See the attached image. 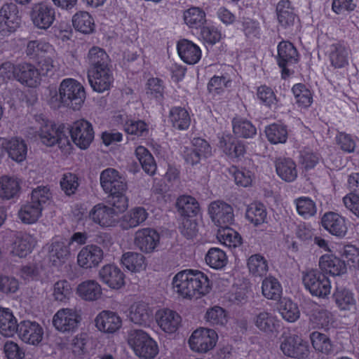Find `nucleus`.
<instances>
[{
  "label": "nucleus",
  "instance_id": "f257e3e1",
  "mask_svg": "<svg viewBox=\"0 0 359 359\" xmlns=\"http://www.w3.org/2000/svg\"><path fill=\"white\" fill-rule=\"evenodd\" d=\"M174 292L183 298L198 299L210 290L208 276L198 270L186 269L178 272L172 278Z\"/></svg>",
  "mask_w": 359,
  "mask_h": 359
},
{
  "label": "nucleus",
  "instance_id": "f03ea898",
  "mask_svg": "<svg viewBox=\"0 0 359 359\" xmlns=\"http://www.w3.org/2000/svg\"><path fill=\"white\" fill-rule=\"evenodd\" d=\"M36 126L29 128V135L35 136L36 133L45 145L52 147L55 144L64 154H69L72 150V143L68 137V132L64 126H57L52 122L45 119L43 116L34 117Z\"/></svg>",
  "mask_w": 359,
  "mask_h": 359
},
{
  "label": "nucleus",
  "instance_id": "7ed1b4c3",
  "mask_svg": "<svg viewBox=\"0 0 359 359\" xmlns=\"http://www.w3.org/2000/svg\"><path fill=\"white\" fill-rule=\"evenodd\" d=\"M86 99L83 86L76 80L71 78L63 79L58 88L50 99V102L55 107L61 105L69 107L74 110L81 108Z\"/></svg>",
  "mask_w": 359,
  "mask_h": 359
},
{
  "label": "nucleus",
  "instance_id": "20e7f679",
  "mask_svg": "<svg viewBox=\"0 0 359 359\" xmlns=\"http://www.w3.org/2000/svg\"><path fill=\"white\" fill-rule=\"evenodd\" d=\"M128 343L140 358L154 359L158 353L156 341L142 330H131L128 334Z\"/></svg>",
  "mask_w": 359,
  "mask_h": 359
},
{
  "label": "nucleus",
  "instance_id": "39448f33",
  "mask_svg": "<svg viewBox=\"0 0 359 359\" xmlns=\"http://www.w3.org/2000/svg\"><path fill=\"white\" fill-rule=\"evenodd\" d=\"M303 283L311 295L325 298L331 292V283L329 278L317 270H310L303 275Z\"/></svg>",
  "mask_w": 359,
  "mask_h": 359
},
{
  "label": "nucleus",
  "instance_id": "423d86ee",
  "mask_svg": "<svg viewBox=\"0 0 359 359\" xmlns=\"http://www.w3.org/2000/svg\"><path fill=\"white\" fill-rule=\"evenodd\" d=\"M30 18L36 28L46 30L55 20V9L50 3L44 1L36 3L32 7Z\"/></svg>",
  "mask_w": 359,
  "mask_h": 359
},
{
  "label": "nucleus",
  "instance_id": "0eeeda50",
  "mask_svg": "<svg viewBox=\"0 0 359 359\" xmlns=\"http://www.w3.org/2000/svg\"><path fill=\"white\" fill-rule=\"evenodd\" d=\"M217 340V334L215 330L201 327L191 334L189 344L193 351L206 353L215 347Z\"/></svg>",
  "mask_w": 359,
  "mask_h": 359
},
{
  "label": "nucleus",
  "instance_id": "6e6552de",
  "mask_svg": "<svg viewBox=\"0 0 359 359\" xmlns=\"http://www.w3.org/2000/svg\"><path fill=\"white\" fill-rule=\"evenodd\" d=\"M18 8L13 3H6L0 8V34L5 36L14 32L20 25Z\"/></svg>",
  "mask_w": 359,
  "mask_h": 359
},
{
  "label": "nucleus",
  "instance_id": "1a4fd4ad",
  "mask_svg": "<svg viewBox=\"0 0 359 359\" xmlns=\"http://www.w3.org/2000/svg\"><path fill=\"white\" fill-rule=\"evenodd\" d=\"M70 134L74 143L81 149H87L94 138L92 125L87 121L81 119L75 121L71 129H66Z\"/></svg>",
  "mask_w": 359,
  "mask_h": 359
},
{
  "label": "nucleus",
  "instance_id": "9d476101",
  "mask_svg": "<svg viewBox=\"0 0 359 359\" xmlns=\"http://www.w3.org/2000/svg\"><path fill=\"white\" fill-rule=\"evenodd\" d=\"M100 180L103 191L109 195L127 191L126 179L114 168L104 170L100 174Z\"/></svg>",
  "mask_w": 359,
  "mask_h": 359
},
{
  "label": "nucleus",
  "instance_id": "9b49d317",
  "mask_svg": "<svg viewBox=\"0 0 359 359\" xmlns=\"http://www.w3.org/2000/svg\"><path fill=\"white\" fill-rule=\"evenodd\" d=\"M208 213L214 224L221 228L229 226L234 221L233 208L222 201L212 202L208 207Z\"/></svg>",
  "mask_w": 359,
  "mask_h": 359
},
{
  "label": "nucleus",
  "instance_id": "f8f14e48",
  "mask_svg": "<svg viewBox=\"0 0 359 359\" xmlns=\"http://www.w3.org/2000/svg\"><path fill=\"white\" fill-rule=\"evenodd\" d=\"M160 243L159 233L152 228L138 229L134 234V245L142 252H154Z\"/></svg>",
  "mask_w": 359,
  "mask_h": 359
},
{
  "label": "nucleus",
  "instance_id": "ddd939ff",
  "mask_svg": "<svg viewBox=\"0 0 359 359\" xmlns=\"http://www.w3.org/2000/svg\"><path fill=\"white\" fill-rule=\"evenodd\" d=\"M325 55L332 67L342 69L348 65L351 50L344 41H334L327 46Z\"/></svg>",
  "mask_w": 359,
  "mask_h": 359
},
{
  "label": "nucleus",
  "instance_id": "4468645a",
  "mask_svg": "<svg viewBox=\"0 0 359 359\" xmlns=\"http://www.w3.org/2000/svg\"><path fill=\"white\" fill-rule=\"evenodd\" d=\"M79 320L80 316L76 309L63 308L59 309L53 316V325L57 330L66 332L74 330Z\"/></svg>",
  "mask_w": 359,
  "mask_h": 359
},
{
  "label": "nucleus",
  "instance_id": "2eb2a0df",
  "mask_svg": "<svg viewBox=\"0 0 359 359\" xmlns=\"http://www.w3.org/2000/svg\"><path fill=\"white\" fill-rule=\"evenodd\" d=\"M252 324L261 332L266 335H272L278 332L279 320L271 311L259 309L253 313Z\"/></svg>",
  "mask_w": 359,
  "mask_h": 359
},
{
  "label": "nucleus",
  "instance_id": "dca6fc26",
  "mask_svg": "<svg viewBox=\"0 0 359 359\" xmlns=\"http://www.w3.org/2000/svg\"><path fill=\"white\" fill-rule=\"evenodd\" d=\"M88 77L93 90L98 93L109 90L114 82L113 73L109 66L88 69Z\"/></svg>",
  "mask_w": 359,
  "mask_h": 359
},
{
  "label": "nucleus",
  "instance_id": "f3484780",
  "mask_svg": "<svg viewBox=\"0 0 359 359\" xmlns=\"http://www.w3.org/2000/svg\"><path fill=\"white\" fill-rule=\"evenodd\" d=\"M89 219L101 227H111L115 226L118 221V212L114 208L97 204L89 212Z\"/></svg>",
  "mask_w": 359,
  "mask_h": 359
},
{
  "label": "nucleus",
  "instance_id": "a211bd4d",
  "mask_svg": "<svg viewBox=\"0 0 359 359\" xmlns=\"http://www.w3.org/2000/svg\"><path fill=\"white\" fill-rule=\"evenodd\" d=\"M280 350L286 356L299 359L306 358L309 353L307 342L296 334L285 337L281 342Z\"/></svg>",
  "mask_w": 359,
  "mask_h": 359
},
{
  "label": "nucleus",
  "instance_id": "6ab92c4d",
  "mask_svg": "<svg viewBox=\"0 0 359 359\" xmlns=\"http://www.w3.org/2000/svg\"><path fill=\"white\" fill-rule=\"evenodd\" d=\"M104 257L102 249L96 245L83 247L77 255V264L84 269L96 268L102 262Z\"/></svg>",
  "mask_w": 359,
  "mask_h": 359
},
{
  "label": "nucleus",
  "instance_id": "aec40b11",
  "mask_svg": "<svg viewBox=\"0 0 359 359\" xmlns=\"http://www.w3.org/2000/svg\"><path fill=\"white\" fill-rule=\"evenodd\" d=\"M278 64L282 69L283 78L290 75L287 67L295 64L298 60V53L293 44L288 41H282L278 46Z\"/></svg>",
  "mask_w": 359,
  "mask_h": 359
},
{
  "label": "nucleus",
  "instance_id": "412c9836",
  "mask_svg": "<svg viewBox=\"0 0 359 359\" xmlns=\"http://www.w3.org/2000/svg\"><path fill=\"white\" fill-rule=\"evenodd\" d=\"M96 327L105 333H114L122 327V319L114 311L104 310L95 319Z\"/></svg>",
  "mask_w": 359,
  "mask_h": 359
},
{
  "label": "nucleus",
  "instance_id": "4be33fe9",
  "mask_svg": "<svg viewBox=\"0 0 359 359\" xmlns=\"http://www.w3.org/2000/svg\"><path fill=\"white\" fill-rule=\"evenodd\" d=\"M98 276L101 281L111 289H120L125 284L124 273L114 264L103 266L100 269Z\"/></svg>",
  "mask_w": 359,
  "mask_h": 359
},
{
  "label": "nucleus",
  "instance_id": "5701e85b",
  "mask_svg": "<svg viewBox=\"0 0 359 359\" xmlns=\"http://www.w3.org/2000/svg\"><path fill=\"white\" fill-rule=\"evenodd\" d=\"M321 224L329 233L338 238L344 237L348 231L344 217L336 212L325 213L322 217Z\"/></svg>",
  "mask_w": 359,
  "mask_h": 359
},
{
  "label": "nucleus",
  "instance_id": "b1692460",
  "mask_svg": "<svg viewBox=\"0 0 359 359\" xmlns=\"http://www.w3.org/2000/svg\"><path fill=\"white\" fill-rule=\"evenodd\" d=\"M18 331L20 339L29 344H38L43 339V328L36 322L22 321L18 325Z\"/></svg>",
  "mask_w": 359,
  "mask_h": 359
},
{
  "label": "nucleus",
  "instance_id": "393cba45",
  "mask_svg": "<svg viewBox=\"0 0 359 359\" xmlns=\"http://www.w3.org/2000/svg\"><path fill=\"white\" fill-rule=\"evenodd\" d=\"M158 325L167 333H174L181 324V316L170 309L159 310L156 314Z\"/></svg>",
  "mask_w": 359,
  "mask_h": 359
},
{
  "label": "nucleus",
  "instance_id": "a878e982",
  "mask_svg": "<svg viewBox=\"0 0 359 359\" xmlns=\"http://www.w3.org/2000/svg\"><path fill=\"white\" fill-rule=\"evenodd\" d=\"M177 49L180 58L188 65L196 64L201 57L199 46L188 39L179 41Z\"/></svg>",
  "mask_w": 359,
  "mask_h": 359
},
{
  "label": "nucleus",
  "instance_id": "bb28decb",
  "mask_svg": "<svg viewBox=\"0 0 359 359\" xmlns=\"http://www.w3.org/2000/svg\"><path fill=\"white\" fill-rule=\"evenodd\" d=\"M36 243V239L31 234L20 232L12 244L11 253L14 256L25 257L32 252Z\"/></svg>",
  "mask_w": 359,
  "mask_h": 359
},
{
  "label": "nucleus",
  "instance_id": "cd10ccee",
  "mask_svg": "<svg viewBox=\"0 0 359 359\" xmlns=\"http://www.w3.org/2000/svg\"><path fill=\"white\" fill-rule=\"evenodd\" d=\"M16 80L28 87H36L39 83V70L30 63L17 65Z\"/></svg>",
  "mask_w": 359,
  "mask_h": 359
},
{
  "label": "nucleus",
  "instance_id": "c85d7f7f",
  "mask_svg": "<svg viewBox=\"0 0 359 359\" xmlns=\"http://www.w3.org/2000/svg\"><path fill=\"white\" fill-rule=\"evenodd\" d=\"M129 319L133 323L148 326L152 320V313L147 304L143 302L133 303L129 309Z\"/></svg>",
  "mask_w": 359,
  "mask_h": 359
},
{
  "label": "nucleus",
  "instance_id": "c756f323",
  "mask_svg": "<svg viewBox=\"0 0 359 359\" xmlns=\"http://www.w3.org/2000/svg\"><path fill=\"white\" fill-rule=\"evenodd\" d=\"M70 243L63 241H55L49 248V259L55 266L65 264L70 257Z\"/></svg>",
  "mask_w": 359,
  "mask_h": 359
},
{
  "label": "nucleus",
  "instance_id": "7c9ffc66",
  "mask_svg": "<svg viewBox=\"0 0 359 359\" xmlns=\"http://www.w3.org/2000/svg\"><path fill=\"white\" fill-rule=\"evenodd\" d=\"M318 264L323 271L332 276H339L346 271L344 261L332 254L322 255Z\"/></svg>",
  "mask_w": 359,
  "mask_h": 359
},
{
  "label": "nucleus",
  "instance_id": "2f4dec72",
  "mask_svg": "<svg viewBox=\"0 0 359 359\" xmlns=\"http://www.w3.org/2000/svg\"><path fill=\"white\" fill-rule=\"evenodd\" d=\"M25 53L31 59L38 60L46 55L53 56L54 47L43 40H32L27 42Z\"/></svg>",
  "mask_w": 359,
  "mask_h": 359
},
{
  "label": "nucleus",
  "instance_id": "473e14b6",
  "mask_svg": "<svg viewBox=\"0 0 359 359\" xmlns=\"http://www.w3.org/2000/svg\"><path fill=\"white\" fill-rule=\"evenodd\" d=\"M76 294L85 301L94 302L101 297L102 290L101 285L96 280H86L78 285Z\"/></svg>",
  "mask_w": 359,
  "mask_h": 359
},
{
  "label": "nucleus",
  "instance_id": "72a5a7b5",
  "mask_svg": "<svg viewBox=\"0 0 359 359\" xmlns=\"http://www.w3.org/2000/svg\"><path fill=\"white\" fill-rule=\"evenodd\" d=\"M148 215V212L144 208H133L123 215L120 221V225L124 230L137 227L145 222Z\"/></svg>",
  "mask_w": 359,
  "mask_h": 359
},
{
  "label": "nucleus",
  "instance_id": "f704fd0d",
  "mask_svg": "<svg viewBox=\"0 0 359 359\" xmlns=\"http://www.w3.org/2000/svg\"><path fill=\"white\" fill-rule=\"evenodd\" d=\"M276 15L278 23L284 28L293 26L297 17L288 0H280L277 4Z\"/></svg>",
  "mask_w": 359,
  "mask_h": 359
},
{
  "label": "nucleus",
  "instance_id": "c9c22d12",
  "mask_svg": "<svg viewBox=\"0 0 359 359\" xmlns=\"http://www.w3.org/2000/svg\"><path fill=\"white\" fill-rule=\"evenodd\" d=\"M17 320L8 308L0 307V333L4 337H13L18 331Z\"/></svg>",
  "mask_w": 359,
  "mask_h": 359
},
{
  "label": "nucleus",
  "instance_id": "e433bc0d",
  "mask_svg": "<svg viewBox=\"0 0 359 359\" xmlns=\"http://www.w3.org/2000/svg\"><path fill=\"white\" fill-rule=\"evenodd\" d=\"M20 183L18 178L3 175L0 177V198L10 200L18 196Z\"/></svg>",
  "mask_w": 359,
  "mask_h": 359
},
{
  "label": "nucleus",
  "instance_id": "4c0bfd02",
  "mask_svg": "<svg viewBox=\"0 0 359 359\" xmlns=\"http://www.w3.org/2000/svg\"><path fill=\"white\" fill-rule=\"evenodd\" d=\"M278 175L285 182H293L297 177L295 163L290 158H279L276 161Z\"/></svg>",
  "mask_w": 359,
  "mask_h": 359
},
{
  "label": "nucleus",
  "instance_id": "58836bf2",
  "mask_svg": "<svg viewBox=\"0 0 359 359\" xmlns=\"http://www.w3.org/2000/svg\"><path fill=\"white\" fill-rule=\"evenodd\" d=\"M121 263L128 271L135 273L144 271L147 267L145 257L135 252L124 253L121 257Z\"/></svg>",
  "mask_w": 359,
  "mask_h": 359
},
{
  "label": "nucleus",
  "instance_id": "ea45409f",
  "mask_svg": "<svg viewBox=\"0 0 359 359\" xmlns=\"http://www.w3.org/2000/svg\"><path fill=\"white\" fill-rule=\"evenodd\" d=\"M169 121L174 128L185 130L190 126L191 117L189 112L184 108L175 107L170 111Z\"/></svg>",
  "mask_w": 359,
  "mask_h": 359
},
{
  "label": "nucleus",
  "instance_id": "a19ab883",
  "mask_svg": "<svg viewBox=\"0 0 359 359\" xmlns=\"http://www.w3.org/2000/svg\"><path fill=\"white\" fill-rule=\"evenodd\" d=\"M6 152L13 161L21 163L26 159L27 146L25 142L19 137L9 139Z\"/></svg>",
  "mask_w": 359,
  "mask_h": 359
},
{
  "label": "nucleus",
  "instance_id": "79ce46f5",
  "mask_svg": "<svg viewBox=\"0 0 359 359\" xmlns=\"http://www.w3.org/2000/svg\"><path fill=\"white\" fill-rule=\"evenodd\" d=\"M178 212L183 216L191 217L199 212L198 201L191 196H181L176 203Z\"/></svg>",
  "mask_w": 359,
  "mask_h": 359
},
{
  "label": "nucleus",
  "instance_id": "37998d69",
  "mask_svg": "<svg viewBox=\"0 0 359 359\" xmlns=\"http://www.w3.org/2000/svg\"><path fill=\"white\" fill-rule=\"evenodd\" d=\"M183 18L189 27L198 29L202 27L205 23L206 14L198 7H191L184 11Z\"/></svg>",
  "mask_w": 359,
  "mask_h": 359
},
{
  "label": "nucleus",
  "instance_id": "c03bdc74",
  "mask_svg": "<svg viewBox=\"0 0 359 359\" xmlns=\"http://www.w3.org/2000/svg\"><path fill=\"white\" fill-rule=\"evenodd\" d=\"M262 292L266 299L278 300L281 297L283 289L278 279L273 276H269L262 281Z\"/></svg>",
  "mask_w": 359,
  "mask_h": 359
},
{
  "label": "nucleus",
  "instance_id": "a18cd8bd",
  "mask_svg": "<svg viewBox=\"0 0 359 359\" xmlns=\"http://www.w3.org/2000/svg\"><path fill=\"white\" fill-rule=\"evenodd\" d=\"M309 321L313 327L327 329L333 323L334 317L329 311L317 308L312 311Z\"/></svg>",
  "mask_w": 359,
  "mask_h": 359
},
{
  "label": "nucleus",
  "instance_id": "49530a36",
  "mask_svg": "<svg viewBox=\"0 0 359 359\" xmlns=\"http://www.w3.org/2000/svg\"><path fill=\"white\" fill-rule=\"evenodd\" d=\"M247 265L250 273L255 277H262L269 271L266 259L259 254L251 255L248 259Z\"/></svg>",
  "mask_w": 359,
  "mask_h": 359
},
{
  "label": "nucleus",
  "instance_id": "de8ad7c7",
  "mask_svg": "<svg viewBox=\"0 0 359 359\" xmlns=\"http://www.w3.org/2000/svg\"><path fill=\"white\" fill-rule=\"evenodd\" d=\"M292 92L299 107L308 108L313 103V94L304 84H294L292 88Z\"/></svg>",
  "mask_w": 359,
  "mask_h": 359
},
{
  "label": "nucleus",
  "instance_id": "09e8293b",
  "mask_svg": "<svg viewBox=\"0 0 359 359\" xmlns=\"http://www.w3.org/2000/svg\"><path fill=\"white\" fill-rule=\"evenodd\" d=\"M42 208L32 201L23 205L18 211V217L25 224L35 223L41 216Z\"/></svg>",
  "mask_w": 359,
  "mask_h": 359
},
{
  "label": "nucleus",
  "instance_id": "8fccbe9b",
  "mask_svg": "<svg viewBox=\"0 0 359 359\" xmlns=\"http://www.w3.org/2000/svg\"><path fill=\"white\" fill-rule=\"evenodd\" d=\"M135 156L147 174L152 175L155 173L156 165L154 157L147 148L143 146L137 147L135 149Z\"/></svg>",
  "mask_w": 359,
  "mask_h": 359
},
{
  "label": "nucleus",
  "instance_id": "3c124183",
  "mask_svg": "<svg viewBox=\"0 0 359 359\" xmlns=\"http://www.w3.org/2000/svg\"><path fill=\"white\" fill-rule=\"evenodd\" d=\"M278 310L283 318L287 322L294 323L299 318V309L290 299H283L279 303Z\"/></svg>",
  "mask_w": 359,
  "mask_h": 359
},
{
  "label": "nucleus",
  "instance_id": "603ef678",
  "mask_svg": "<svg viewBox=\"0 0 359 359\" xmlns=\"http://www.w3.org/2000/svg\"><path fill=\"white\" fill-rule=\"evenodd\" d=\"M74 27L83 34H90L94 29V21L90 15L84 11L76 13L72 18Z\"/></svg>",
  "mask_w": 359,
  "mask_h": 359
},
{
  "label": "nucleus",
  "instance_id": "864d4df0",
  "mask_svg": "<svg viewBox=\"0 0 359 359\" xmlns=\"http://www.w3.org/2000/svg\"><path fill=\"white\" fill-rule=\"evenodd\" d=\"M266 136L271 144H283L287 139V130L285 126L273 123L265 129Z\"/></svg>",
  "mask_w": 359,
  "mask_h": 359
},
{
  "label": "nucleus",
  "instance_id": "5fc2aeb1",
  "mask_svg": "<svg viewBox=\"0 0 359 359\" xmlns=\"http://www.w3.org/2000/svg\"><path fill=\"white\" fill-rule=\"evenodd\" d=\"M89 69H99L109 66V56L101 48L94 46L89 50L88 54Z\"/></svg>",
  "mask_w": 359,
  "mask_h": 359
},
{
  "label": "nucleus",
  "instance_id": "6e6d98bb",
  "mask_svg": "<svg viewBox=\"0 0 359 359\" xmlns=\"http://www.w3.org/2000/svg\"><path fill=\"white\" fill-rule=\"evenodd\" d=\"M223 152L230 158H239L245 153V145L240 141L228 138L221 141Z\"/></svg>",
  "mask_w": 359,
  "mask_h": 359
},
{
  "label": "nucleus",
  "instance_id": "4d7b16f0",
  "mask_svg": "<svg viewBox=\"0 0 359 359\" xmlns=\"http://www.w3.org/2000/svg\"><path fill=\"white\" fill-rule=\"evenodd\" d=\"M206 264L215 269H221L228 262L226 253L218 248H210L205 257Z\"/></svg>",
  "mask_w": 359,
  "mask_h": 359
},
{
  "label": "nucleus",
  "instance_id": "13d9d810",
  "mask_svg": "<svg viewBox=\"0 0 359 359\" xmlns=\"http://www.w3.org/2000/svg\"><path fill=\"white\" fill-rule=\"evenodd\" d=\"M311 344L314 349L323 353L329 354L333 350V345L330 339L325 334L319 332H313L310 334Z\"/></svg>",
  "mask_w": 359,
  "mask_h": 359
},
{
  "label": "nucleus",
  "instance_id": "bf43d9fd",
  "mask_svg": "<svg viewBox=\"0 0 359 359\" xmlns=\"http://www.w3.org/2000/svg\"><path fill=\"white\" fill-rule=\"evenodd\" d=\"M297 213L304 219L314 216L317 209L315 202L309 197L302 196L294 200Z\"/></svg>",
  "mask_w": 359,
  "mask_h": 359
},
{
  "label": "nucleus",
  "instance_id": "052dcab7",
  "mask_svg": "<svg viewBox=\"0 0 359 359\" xmlns=\"http://www.w3.org/2000/svg\"><path fill=\"white\" fill-rule=\"evenodd\" d=\"M233 131L236 136L243 138H251L257 133L256 128L252 123L243 118L233 120Z\"/></svg>",
  "mask_w": 359,
  "mask_h": 359
},
{
  "label": "nucleus",
  "instance_id": "680f3d73",
  "mask_svg": "<svg viewBox=\"0 0 359 359\" xmlns=\"http://www.w3.org/2000/svg\"><path fill=\"white\" fill-rule=\"evenodd\" d=\"M335 302L341 310H351L355 304L353 294L345 288H337L334 294Z\"/></svg>",
  "mask_w": 359,
  "mask_h": 359
},
{
  "label": "nucleus",
  "instance_id": "e2e57ef3",
  "mask_svg": "<svg viewBox=\"0 0 359 359\" xmlns=\"http://www.w3.org/2000/svg\"><path fill=\"white\" fill-rule=\"evenodd\" d=\"M217 237L220 243L229 248H236L241 243L239 234L229 226L222 227Z\"/></svg>",
  "mask_w": 359,
  "mask_h": 359
},
{
  "label": "nucleus",
  "instance_id": "0e129e2a",
  "mask_svg": "<svg viewBox=\"0 0 359 359\" xmlns=\"http://www.w3.org/2000/svg\"><path fill=\"white\" fill-rule=\"evenodd\" d=\"M246 218L255 226L264 223L266 218L264 206L260 203L250 204L246 210Z\"/></svg>",
  "mask_w": 359,
  "mask_h": 359
},
{
  "label": "nucleus",
  "instance_id": "69168bd1",
  "mask_svg": "<svg viewBox=\"0 0 359 359\" xmlns=\"http://www.w3.org/2000/svg\"><path fill=\"white\" fill-rule=\"evenodd\" d=\"M72 294L71 284L66 280L57 281L53 287V296L55 301L65 302Z\"/></svg>",
  "mask_w": 359,
  "mask_h": 359
},
{
  "label": "nucleus",
  "instance_id": "338daca9",
  "mask_svg": "<svg viewBox=\"0 0 359 359\" xmlns=\"http://www.w3.org/2000/svg\"><path fill=\"white\" fill-rule=\"evenodd\" d=\"M52 194L46 186H39L32 192L31 201L43 210L50 202Z\"/></svg>",
  "mask_w": 359,
  "mask_h": 359
},
{
  "label": "nucleus",
  "instance_id": "774afa93",
  "mask_svg": "<svg viewBox=\"0 0 359 359\" xmlns=\"http://www.w3.org/2000/svg\"><path fill=\"white\" fill-rule=\"evenodd\" d=\"M231 79L226 76H214L208 84L209 92L213 95H219L223 93L226 88L231 86Z\"/></svg>",
  "mask_w": 359,
  "mask_h": 359
}]
</instances>
